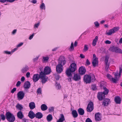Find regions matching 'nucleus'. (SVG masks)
<instances>
[{
	"label": "nucleus",
	"instance_id": "nucleus-55",
	"mask_svg": "<svg viewBox=\"0 0 122 122\" xmlns=\"http://www.w3.org/2000/svg\"><path fill=\"white\" fill-rule=\"evenodd\" d=\"M21 82L20 81H18L16 84V86H18L20 85Z\"/></svg>",
	"mask_w": 122,
	"mask_h": 122
},
{
	"label": "nucleus",
	"instance_id": "nucleus-28",
	"mask_svg": "<svg viewBox=\"0 0 122 122\" xmlns=\"http://www.w3.org/2000/svg\"><path fill=\"white\" fill-rule=\"evenodd\" d=\"M17 115V117L20 119H21L23 117L22 113L20 111L18 112Z\"/></svg>",
	"mask_w": 122,
	"mask_h": 122
},
{
	"label": "nucleus",
	"instance_id": "nucleus-11",
	"mask_svg": "<svg viewBox=\"0 0 122 122\" xmlns=\"http://www.w3.org/2000/svg\"><path fill=\"white\" fill-rule=\"evenodd\" d=\"M58 61V64L63 65H65L66 62L65 58L63 56H61L59 58Z\"/></svg>",
	"mask_w": 122,
	"mask_h": 122
},
{
	"label": "nucleus",
	"instance_id": "nucleus-64",
	"mask_svg": "<svg viewBox=\"0 0 122 122\" xmlns=\"http://www.w3.org/2000/svg\"><path fill=\"white\" fill-rule=\"evenodd\" d=\"M119 42L120 44H122V37L120 39Z\"/></svg>",
	"mask_w": 122,
	"mask_h": 122
},
{
	"label": "nucleus",
	"instance_id": "nucleus-7",
	"mask_svg": "<svg viewBox=\"0 0 122 122\" xmlns=\"http://www.w3.org/2000/svg\"><path fill=\"white\" fill-rule=\"evenodd\" d=\"M93 103L92 102H90L88 104L86 108L87 111L88 112H91L93 109Z\"/></svg>",
	"mask_w": 122,
	"mask_h": 122
},
{
	"label": "nucleus",
	"instance_id": "nucleus-29",
	"mask_svg": "<svg viewBox=\"0 0 122 122\" xmlns=\"http://www.w3.org/2000/svg\"><path fill=\"white\" fill-rule=\"evenodd\" d=\"M61 117L57 121V122H63L65 120L64 117L63 115L62 114H61Z\"/></svg>",
	"mask_w": 122,
	"mask_h": 122
},
{
	"label": "nucleus",
	"instance_id": "nucleus-8",
	"mask_svg": "<svg viewBox=\"0 0 122 122\" xmlns=\"http://www.w3.org/2000/svg\"><path fill=\"white\" fill-rule=\"evenodd\" d=\"M25 94L23 91L19 92L17 94V98L19 100L22 99L25 96Z\"/></svg>",
	"mask_w": 122,
	"mask_h": 122
},
{
	"label": "nucleus",
	"instance_id": "nucleus-50",
	"mask_svg": "<svg viewBox=\"0 0 122 122\" xmlns=\"http://www.w3.org/2000/svg\"><path fill=\"white\" fill-rule=\"evenodd\" d=\"M92 88L93 90H95L97 89L96 86L95 85H92Z\"/></svg>",
	"mask_w": 122,
	"mask_h": 122
},
{
	"label": "nucleus",
	"instance_id": "nucleus-5",
	"mask_svg": "<svg viewBox=\"0 0 122 122\" xmlns=\"http://www.w3.org/2000/svg\"><path fill=\"white\" fill-rule=\"evenodd\" d=\"M83 80L86 83H90L92 80V77L90 75H86L83 77Z\"/></svg>",
	"mask_w": 122,
	"mask_h": 122
},
{
	"label": "nucleus",
	"instance_id": "nucleus-14",
	"mask_svg": "<svg viewBox=\"0 0 122 122\" xmlns=\"http://www.w3.org/2000/svg\"><path fill=\"white\" fill-rule=\"evenodd\" d=\"M51 72V68L47 66L45 67L43 73L45 75H47L49 74Z\"/></svg>",
	"mask_w": 122,
	"mask_h": 122
},
{
	"label": "nucleus",
	"instance_id": "nucleus-19",
	"mask_svg": "<svg viewBox=\"0 0 122 122\" xmlns=\"http://www.w3.org/2000/svg\"><path fill=\"white\" fill-rule=\"evenodd\" d=\"M73 78L74 80L77 81L81 79L80 76L79 74H75L74 75Z\"/></svg>",
	"mask_w": 122,
	"mask_h": 122
},
{
	"label": "nucleus",
	"instance_id": "nucleus-38",
	"mask_svg": "<svg viewBox=\"0 0 122 122\" xmlns=\"http://www.w3.org/2000/svg\"><path fill=\"white\" fill-rule=\"evenodd\" d=\"M88 50V46L87 45H84L83 48V51L85 52H86Z\"/></svg>",
	"mask_w": 122,
	"mask_h": 122
},
{
	"label": "nucleus",
	"instance_id": "nucleus-36",
	"mask_svg": "<svg viewBox=\"0 0 122 122\" xmlns=\"http://www.w3.org/2000/svg\"><path fill=\"white\" fill-rule=\"evenodd\" d=\"M106 84L105 82L104 81H101L100 83V86L102 89L104 87H105Z\"/></svg>",
	"mask_w": 122,
	"mask_h": 122
},
{
	"label": "nucleus",
	"instance_id": "nucleus-60",
	"mask_svg": "<svg viewBox=\"0 0 122 122\" xmlns=\"http://www.w3.org/2000/svg\"><path fill=\"white\" fill-rule=\"evenodd\" d=\"M34 35V34L33 33L29 37V39L30 40L31 39L33 38Z\"/></svg>",
	"mask_w": 122,
	"mask_h": 122
},
{
	"label": "nucleus",
	"instance_id": "nucleus-44",
	"mask_svg": "<svg viewBox=\"0 0 122 122\" xmlns=\"http://www.w3.org/2000/svg\"><path fill=\"white\" fill-rule=\"evenodd\" d=\"M1 119L3 121L4 120L5 118V115L3 114H1L0 115Z\"/></svg>",
	"mask_w": 122,
	"mask_h": 122
},
{
	"label": "nucleus",
	"instance_id": "nucleus-56",
	"mask_svg": "<svg viewBox=\"0 0 122 122\" xmlns=\"http://www.w3.org/2000/svg\"><path fill=\"white\" fill-rule=\"evenodd\" d=\"M54 108L53 107H51L49 109V111L50 112H52L53 111Z\"/></svg>",
	"mask_w": 122,
	"mask_h": 122
},
{
	"label": "nucleus",
	"instance_id": "nucleus-10",
	"mask_svg": "<svg viewBox=\"0 0 122 122\" xmlns=\"http://www.w3.org/2000/svg\"><path fill=\"white\" fill-rule=\"evenodd\" d=\"M63 65L58 64L56 66V72L60 73L63 71Z\"/></svg>",
	"mask_w": 122,
	"mask_h": 122
},
{
	"label": "nucleus",
	"instance_id": "nucleus-9",
	"mask_svg": "<svg viewBox=\"0 0 122 122\" xmlns=\"http://www.w3.org/2000/svg\"><path fill=\"white\" fill-rule=\"evenodd\" d=\"M93 60L92 62V64L93 66L95 67L98 65V58H97L95 54L93 55Z\"/></svg>",
	"mask_w": 122,
	"mask_h": 122
},
{
	"label": "nucleus",
	"instance_id": "nucleus-6",
	"mask_svg": "<svg viewBox=\"0 0 122 122\" xmlns=\"http://www.w3.org/2000/svg\"><path fill=\"white\" fill-rule=\"evenodd\" d=\"M118 29V27H114L112 29L109 30L108 32H106L105 34L108 35H111L117 31Z\"/></svg>",
	"mask_w": 122,
	"mask_h": 122
},
{
	"label": "nucleus",
	"instance_id": "nucleus-27",
	"mask_svg": "<svg viewBox=\"0 0 122 122\" xmlns=\"http://www.w3.org/2000/svg\"><path fill=\"white\" fill-rule=\"evenodd\" d=\"M79 114L80 115H83L84 113V110L81 108H79L78 110Z\"/></svg>",
	"mask_w": 122,
	"mask_h": 122
},
{
	"label": "nucleus",
	"instance_id": "nucleus-18",
	"mask_svg": "<svg viewBox=\"0 0 122 122\" xmlns=\"http://www.w3.org/2000/svg\"><path fill=\"white\" fill-rule=\"evenodd\" d=\"M28 116L30 118L32 119L36 117V114L32 111H30L29 113Z\"/></svg>",
	"mask_w": 122,
	"mask_h": 122
},
{
	"label": "nucleus",
	"instance_id": "nucleus-62",
	"mask_svg": "<svg viewBox=\"0 0 122 122\" xmlns=\"http://www.w3.org/2000/svg\"><path fill=\"white\" fill-rule=\"evenodd\" d=\"M80 57L82 58H84L85 57V56L83 54H80Z\"/></svg>",
	"mask_w": 122,
	"mask_h": 122
},
{
	"label": "nucleus",
	"instance_id": "nucleus-26",
	"mask_svg": "<svg viewBox=\"0 0 122 122\" xmlns=\"http://www.w3.org/2000/svg\"><path fill=\"white\" fill-rule=\"evenodd\" d=\"M98 38L97 36H96L95 39L93 40L92 43V45L93 46H95L96 44V43L98 40Z\"/></svg>",
	"mask_w": 122,
	"mask_h": 122
},
{
	"label": "nucleus",
	"instance_id": "nucleus-41",
	"mask_svg": "<svg viewBox=\"0 0 122 122\" xmlns=\"http://www.w3.org/2000/svg\"><path fill=\"white\" fill-rule=\"evenodd\" d=\"M16 107L17 109L20 110H21L23 108V107H22V106L19 104L17 105L16 106Z\"/></svg>",
	"mask_w": 122,
	"mask_h": 122
},
{
	"label": "nucleus",
	"instance_id": "nucleus-1",
	"mask_svg": "<svg viewBox=\"0 0 122 122\" xmlns=\"http://www.w3.org/2000/svg\"><path fill=\"white\" fill-rule=\"evenodd\" d=\"M69 68L66 70V73L67 76L68 77V80L69 81H71V79L72 77L71 72H74L76 69V65L75 63H71L69 66Z\"/></svg>",
	"mask_w": 122,
	"mask_h": 122
},
{
	"label": "nucleus",
	"instance_id": "nucleus-3",
	"mask_svg": "<svg viewBox=\"0 0 122 122\" xmlns=\"http://www.w3.org/2000/svg\"><path fill=\"white\" fill-rule=\"evenodd\" d=\"M42 71L41 72L40 74L39 77L42 83H45L48 80V77Z\"/></svg>",
	"mask_w": 122,
	"mask_h": 122
},
{
	"label": "nucleus",
	"instance_id": "nucleus-2",
	"mask_svg": "<svg viewBox=\"0 0 122 122\" xmlns=\"http://www.w3.org/2000/svg\"><path fill=\"white\" fill-rule=\"evenodd\" d=\"M6 119L9 122H13L15 120L14 115L10 112H7L6 114Z\"/></svg>",
	"mask_w": 122,
	"mask_h": 122
},
{
	"label": "nucleus",
	"instance_id": "nucleus-42",
	"mask_svg": "<svg viewBox=\"0 0 122 122\" xmlns=\"http://www.w3.org/2000/svg\"><path fill=\"white\" fill-rule=\"evenodd\" d=\"M55 85L56 88L57 89H59L61 87L60 84L59 83H57V82H56L55 84Z\"/></svg>",
	"mask_w": 122,
	"mask_h": 122
},
{
	"label": "nucleus",
	"instance_id": "nucleus-57",
	"mask_svg": "<svg viewBox=\"0 0 122 122\" xmlns=\"http://www.w3.org/2000/svg\"><path fill=\"white\" fill-rule=\"evenodd\" d=\"M25 78L24 76H23L21 78L20 80L22 82H24L25 80Z\"/></svg>",
	"mask_w": 122,
	"mask_h": 122
},
{
	"label": "nucleus",
	"instance_id": "nucleus-22",
	"mask_svg": "<svg viewBox=\"0 0 122 122\" xmlns=\"http://www.w3.org/2000/svg\"><path fill=\"white\" fill-rule=\"evenodd\" d=\"M110 102V100L108 99H106L104 101L103 104L104 106H107Z\"/></svg>",
	"mask_w": 122,
	"mask_h": 122
},
{
	"label": "nucleus",
	"instance_id": "nucleus-48",
	"mask_svg": "<svg viewBox=\"0 0 122 122\" xmlns=\"http://www.w3.org/2000/svg\"><path fill=\"white\" fill-rule=\"evenodd\" d=\"M41 91L40 88H38L37 90V92L39 94H41Z\"/></svg>",
	"mask_w": 122,
	"mask_h": 122
},
{
	"label": "nucleus",
	"instance_id": "nucleus-43",
	"mask_svg": "<svg viewBox=\"0 0 122 122\" xmlns=\"http://www.w3.org/2000/svg\"><path fill=\"white\" fill-rule=\"evenodd\" d=\"M40 22H38L37 23L35 24L34 25V28H38V26L40 25Z\"/></svg>",
	"mask_w": 122,
	"mask_h": 122
},
{
	"label": "nucleus",
	"instance_id": "nucleus-30",
	"mask_svg": "<svg viewBox=\"0 0 122 122\" xmlns=\"http://www.w3.org/2000/svg\"><path fill=\"white\" fill-rule=\"evenodd\" d=\"M108 59L109 58L107 56H106L105 57V64L106 65L105 68L106 69L108 68L109 67V66L107 64Z\"/></svg>",
	"mask_w": 122,
	"mask_h": 122
},
{
	"label": "nucleus",
	"instance_id": "nucleus-59",
	"mask_svg": "<svg viewBox=\"0 0 122 122\" xmlns=\"http://www.w3.org/2000/svg\"><path fill=\"white\" fill-rule=\"evenodd\" d=\"M4 52L6 54H10L11 53V52H10L8 51H4Z\"/></svg>",
	"mask_w": 122,
	"mask_h": 122
},
{
	"label": "nucleus",
	"instance_id": "nucleus-33",
	"mask_svg": "<svg viewBox=\"0 0 122 122\" xmlns=\"http://www.w3.org/2000/svg\"><path fill=\"white\" fill-rule=\"evenodd\" d=\"M102 89H103L104 90L103 93H103L104 94V95L107 94L109 92V90L107 88L105 87H104Z\"/></svg>",
	"mask_w": 122,
	"mask_h": 122
},
{
	"label": "nucleus",
	"instance_id": "nucleus-13",
	"mask_svg": "<svg viewBox=\"0 0 122 122\" xmlns=\"http://www.w3.org/2000/svg\"><path fill=\"white\" fill-rule=\"evenodd\" d=\"M97 97L99 100L102 101L105 98V96L102 92H99L98 93Z\"/></svg>",
	"mask_w": 122,
	"mask_h": 122
},
{
	"label": "nucleus",
	"instance_id": "nucleus-21",
	"mask_svg": "<svg viewBox=\"0 0 122 122\" xmlns=\"http://www.w3.org/2000/svg\"><path fill=\"white\" fill-rule=\"evenodd\" d=\"M29 106L30 109L32 110L34 109L36 107L34 102H31L29 104Z\"/></svg>",
	"mask_w": 122,
	"mask_h": 122
},
{
	"label": "nucleus",
	"instance_id": "nucleus-4",
	"mask_svg": "<svg viewBox=\"0 0 122 122\" xmlns=\"http://www.w3.org/2000/svg\"><path fill=\"white\" fill-rule=\"evenodd\" d=\"M122 72V66H121L119 67V72L118 73V72L117 71L114 74V79L116 80V83L119 79V78L121 76V73Z\"/></svg>",
	"mask_w": 122,
	"mask_h": 122
},
{
	"label": "nucleus",
	"instance_id": "nucleus-47",
	"mask_svg": "<svg viewBox=\"0 0 122 122\" xmlns=\"http://www.w3.org/2000/svg\"><path fill=\"white\" fill-rule=\"evenodd\" d=\"M104 43L105 44H110L111 43V41L108 40H107L105 41Z\"/></svg>",
	"mask_w": 122,
	"mask_h": 122
},
{
	"label": "nucleus",
	"instance_id": "nucleus-52",
	"mask_svg": "<svg viewBox=\"0 0 122 122\" xmlns=\"http://www.w3.org/2000/svg\"><path fill=\"white\" fill-rule=\"evenodd\" d=\"M26 76L27 78H29L30 76V73L29 72H27L26 74Z\"/></svg>",
	"mask_w": 122,
	"mask_h": 122
},
{
	"label": "nucleus",
	"instance_id": "nucleus-39",
	"mask_svg": "<svg viewBox=\"0 0 122 122\" xmlns=\"http://www.w3.org/2000/svg\"><path fill=\"white\" fill-rule=\"evenodd\" d=\"M74 48L73 46V43L72 42L71 46L69 48V50L70 51H73L74 49Z\"/></svg>",
	"mask_w": 122,
	"mask_h": 122
},
{
	"label": "nucleus",
	"instance_id": "nucleus-15",
	"mask_svg": "<svg viewBox=\"0 0 122 122\" xmlns=\"http://www.w3.org/2000/svg\"><path fill=\"white\" fill-rule=\"evenodd\" d=\"M79 74L81 75L84 74L86 72V70L85 67L81 66L80 67L79 70Z\"/></svg>",
	"mask_w": 122,
	"mask_h": 122
},
{
	"label": "nucleus",
	"instance_id": "nucleus-17",
	"mask_svg": "<svg viewBox=\"0 0 122 122\" xmlns=\"http://www.w3.org/2000/svg\"><path fill=\"white\" fill-rule=\"evenodd\" d=\"M39 75L38 74H34L33 78V81L34 82H36L39 80Z\"/></svg>",
	"mask_w": 122,
	"mask_h": 122
},
{
	"label": "nucleus",
	"instance_id": "nucleus-16",
	"mask_svg": "<svg viewBox=\"0 0 122 122\" xmlns=\"http://www.w3.org/2000/svg\"><path fill=\"white\" fill-rule=\"evenodd\" d=\"M30 84L28 81H25L23 85L24 88L25 90L29 89L30 87Z\"/></svg>",
	"mask_w": 122,
	"mask_h": 122
},
{
	"label": "nucleus",
	"instance_id": "nucleus-61",
	"mask_svg": "<svg viewBox=\"0 0 122 122\" xmlns=\"http://www.w3.org/2000/svg\"><path fill=\"white\" fill-rule=\"evenodd\" d=\"M23 43H20L17 45V46L18 47H20L21 46H22L23 45Z\"/></svg>",
	"mask_w": 122,
	"mask_h": 122
},
{
	"label": "nucleus",
	"instance_id": "nucleus-53",
	"mask_svg": "<svg viewBox=\"0 0 122 122\" xmlns=\"http://www.w3.org/2000/svg\"><path fill=\"white\" fill-rule=\"evenodd\" d=\"M16 90V88H14L11 91V92L12 93H13Z\"/></svg>",
	"mask_w": 122,
	"mask_h": 122
},
{
	"label": "nucleus",
	"instance_id": "nucleus-51",
	"mask_svg": "<svg viewBox=\"0 0 122 122\" xmlns=\"http://www.w3.org/2000/svg\"><path fill=\"white\" fill-rule=\"evenodd\" d=\"M94 24L96 27H98L99 26V24L98 22L97 21L95 22Z\"/></svg>",
	"mask_w": 122,
	"mask_h": 122
},
{
	"label": "nucleus",
	"instance_id": "nucleus-49",
	"mask_svg": "<svg viewBox=\"0 0 122 122\" xmlns=\"http://www.w3.org/2000/svg\"><path fill=\"white\" fill-rule=\"evenodd\" d=\"M91 76L92 77V79L93 81H94L95 80V77L94 74H92Z\"/></svg>",
	"mask_w": 122,
	"mask_h": 122
},
{
	"label": "nucleus",
	"instance_id": "nucleus-45",
	"mask_svg": "<svg viewBox=\"0 0 122 122\" xmlns=\"http://www.w3.org/2000/svg\"><path fill=\"white\" fill-rule=\"evenodd\" d=\"M49 59L48 57H43V60L44 61H48Z\"/></svg>",
	"mask_w": 122,
	"mask_h": 122
},
{
	"label": "nucleus",
	"instance_id": "nucleus-58",
	"mask_svg": "<svg viewBox=\"0 0 122 122\" xmlns=\"http://www.w3.org/2000/svg\"><path fill=\"white\" fill-rule=\"evenodd\" d=\"M86 63L88 65H89L90 64V62L88 59L86 60Z\"/></svg>",
	"mask_w": 122,
	"mask_h": 122
},
{
	"label": "nucleus",
	"instance_id": "nucleus-34",
	"mask_svg": "<svg viewBox=\"0 0 122 122\" xmlns=\"http://www.w3.org/2000/svg\"><path fill=\"white\" fill-rule=\"evenodd\" d=\"M117 47L113 46L110 47L109 49V50L111 51L115 52Z\"/></svg>",
	"mask_w": 122,
	"mask_h": 122
},
{
	"label": "nucleus",
	"instance_id": "nucleus-12",
	"mask_svg": "<svg viewBox=\"0 0 122 122\" xmlns=\"http://www.w3.org/2000/svg\"><path fill=\"white\" fill-rule=\"evenodd\" d=\"M95 119L96 121H99L101 120V115L99 112L95 113Z\"/></svg>",
	"mask_w": 122,
	"mask_h": 122
},
{
	"label": "nucleus",
	"instance_id": "nucleus-32",
	"mask_svg": "<svg viewBox=\"0 0 122 122\" xmlns=\"http://www.w3.org/2000/svg\"><path fill=\"white\" fill-rule=\"evenodd\" d=\"M41 110L43 111H44L47 109V107L45 104H42L41 106Z\"/></svg>",
	"mask_w": 122,
	"mask_h": 122
},
{
	"label": "nucleus",
	"instance_id": "nucleus-63",
	"mask_svg": "<svg viewBox=\"0 0 122 122\" xmlns=\"http://www.w3.org/2000/svg\"><path fill=\"white\" fill-rule=\"evenodd\" d=\"M38 57H36L35 58H34L33 59V61H37L38 59Z\"/></svg>",
	"mask_w": 122,
	"mask_h": 122
},
{
	"label": "nucleus",
	"instance_id": "nucleus-24",
	"mask_svg": "<svg viewBox=\"0 0 122 122\" xmlns=\"http://www.w3.org/2000/svg\"><path fill=\"white\" fill-rule=\"evenodd\" d=\"M43 117L42 114L40 112L37 113L36 114V117L38 119H41Z\"/></svg>",
	"mask_w": 122,
	"mask_h": 122
},
{
	"label": "nucleus",
	"instance_id": "nucleus-25",
	"mask_svg": "<svg viewBox=\"0 0 122 122\" xmlns=\"http://www.w3.org/2000/svg\"><path fill=\"white\" fill-rule=\"evenodd\" d=\"M29 70V68L28 66H26L23 67L21 70V71L23 73H25Z\"/></svg>",
	"mask_w": 122,
	"mask_h": 122
},
{
	"label": "nucleus",
	"instance_id": "nucleus-46",
	"mask_svg": "<svg viewBox=\"0 0 122 122\" xmlns=\"http://www.w3.org/2000/svg\"><path fill=\"white\" fill-rule=\"evenodd\" d=\"M55 77L56 80H58L60 78L59 75L57 74L55 75Z\"/></svg>",
	"mask_w": 122,
	"mask_h": 122
},
{
	"label": "nucleus",
	"instance_id": "nucleus-23",
	"mask_svg": "<svg viewBox=\"0 0 122 122\" xmlns=\"http://www.w3.org/2000/svg\"><path fill=\"white\" fill-rule=\"evenodd\" d=\"M115 101L117 104H120L121 102V100L119 97H116L115 99Z\"/></svg>",
	"mask_w": 122,
	"mask_h": 122
},
{
	"label": "nucleus",
	"instance_id": "nucleus-54",
	"mask_svg": "<svg viewBox=\"0 0 122 122\" xmlns=\"http://www.w3.org/2000/svg\"><path fill=\"white\" fill-rule=\"evenodd\" d=\"M86 122H92V121L89 118H88L86 120Z\"/></svg>",
	"mask_w": 122,
	"mask_h": 122
},
{
	"label": "nucleus",
	"instance_id": "nucleus-40",
	"mask_svg": "<svg viewBox=\"0 0 122 122\" xmlns=\"http://www.w3.org/2000/svg\"><path fill=\"white\" fill-rule=\"evenodd\" d=\"M40 8L41 9L45 10V4L43 3L40 6Z\"/></svg>",
	"mask_w": 122,
	"mask_h": 122
},
{
	"label": "nucleus",
	"instance_id": "nucleus-31",
	"mask_svg": "<svg viewBox=\"0 0 122 122\" xmlns=\"http://www.w3.org/2000/svg\"><path fill=\"white\" fill-rule=\"evenodd\" d=\"M72 113L73 117L74 118L77 117L78 115L77 112L76 110H73L72 111Z\"/></svg>",
	"mask_w": 122,
	"mask_h": 122
},
{
	"label": "nucleus",
	"instance_id": "nucleus-37",
	"mask_svg": "<svg viewBox=\"0 0 122 122\" xmlns=\"http://www.w3.org/2000/svg\"><path fill=\"white\" fill-rule=\"evenodd\" d=\"M115 52L117 53L122 54V50L121 49L117 47Z\"/></svg>",
	"mask_w": 122,
	"mask_h": 122
},
{
	"label": "nucleus",
	"instance_id": "nucleus-20",
	"mask_svg": "<svg viewBox=\"0 0 122 122\" xmlns=\"http://www.w3.org/2000/svg\"><path fill=\"white\" fill-rule=\"evenodd\" d=\"M107 77L113 82L116 83V80L114 78L112 77V76L110 74H108L107 75Z\"/></svg>",
	"mask_w": 122,
	"mask_h": 122
},
{
	"label": "nucleus",
	"instance_id": "nucleus-35",
	"mask_svg": "<svg viewBox=\"0 0 122 122\" xmlns=\"http://www.w3.org/2000/svg\"><path fill=\"white\" fill-rule=\"evenodd\" d=\"M47 119L48 122L51 121L52 119L51 115V114L49 115L47 117Z\"/></svg>",
	"mask_w": 122,
	"mask_h": 122
}]
</instances>
